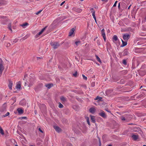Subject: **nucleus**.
<instances>
[{"label": "nucleus", "instance_id": "obj_1", "mask_svg": "<svg viewBox=\"0 0 146 146\" xmlns=\"http://www.w3.org/2000/svg\"><path fill=\"white\" fill-rule=\"evenodd\" d=\"M56 24H55V21H54L48 27L46 33H48L52 31V29L56 27Z\"/></svg>", "mask_w": 146, "mask_h": 146}, {"label": "nucleus", "instance_id": "obj_2", "mask_svg": "<svg viewBox=\"0 0 146 146\" xmlns=\"http://www.w3.org/2000/svg\"><path fill=\"white\" fill-rule=\"evenodd\" d=\"M3 64V61L1 58H0V76H1L2 72L4 69Z\"/></svg>", "mask_w": 146, "mask_h": 146}, {"label": "nucleus", "instance_id": "obj_3", "mask_svg": "<svg viewBox=\"0 0 146 146\" xmlns=\"http://www.w3.org/2000/svg\"><path fill=\"white\" fill-rule=\"evenodd\" d=\"M50 44L53 48L54 49L57 48L60 46L59 43L57 42H52L50 43Z\"/></svg>", "mask_w": 146, "mask_h": 146}, {"label": "nucleus", "instance_id": "obj_4", "mask_svg": "<svg viewBox=\"0 0 146 146\" xmlns=\"http://www.w3.org/2000/svg\"><path fill=\"white\" fill-rule=\"evenodd\" d=\"M130 35L128 33H125L123 35V38L125 40H127L130 38Z\"/></svg>", "mask_w": 146, "mask_h": 146}, {"label": "nucleus", "instance_id": "obj_5", "mask_svg": "<svg viewBox=\"0 0 146 146\" xmlns=\"http://www.w3.org/2000/svg\"><path fill=\"white\" fill-rule=\"evenodd\" d=\"M46 29V27H44L43 29H42L41 30L38 34H37L35 36V38H36L38 37L39 36L41 35L42 34V33H43V32Z\"/></svg>", "mask_w": 146, "mask_h": 146}, {"label": "nucleus", "instance_id": "obj_6", "mask_svg": "<svg viewBox=\"0 0 146 146\" xmlns=\"http://www.w3.org/2000/svg\"><path fill=\"white\" fill-rule=\"evenodd\" d=\"M99 114L100 116L104 118H106L107 117L106 115L105 114V112L103 111H102V112L100 113H99Z\"/></svg>", "mask_w": 146, "mask_h": 146}, {"label": "nucleus", "instance_id": "obj_7", "mask_svg": "<svg viewBox=\"0 0 146 146\" xmlns=\"http://www.w3.org/2000/svg\"><path fill=\"white\" fill-rule=\"evenodd\" d=\"M53 127L56 131L58 133L60 132L62 130L58 126H54Z\"/></svg>", "mask_w": 146, "mask_h": 146}, {"label": "nucleus", "instance_id": "obj_8", "mask_svg": "<svg viewBox=\"0 0 146 146\" xmlns=\"http://www.w3.org/2000/svg\"><path fill=\"white\" fill-rule=\"evenodd\" d=\"M101 33L103 37L104 40V41L105 42L106 39V35L104 32V29H103L101 31Z\"/></svg>", "mask_w": 146, "mask_h": 146}, {"label": "nucleus", "instance_id": "obj_9", "mask_svg": "<svg viewBox=\"0 0 146 146\" xmlns=\"http://www.w3.org/2000/svg\"><path fill=\"white\" fill-rule=\"evenodd\" d=\"M90 117L91 118V120L92 122L93 123H95L96 122V119L95 118V116H93L92 115H90Z\"/></svg>", "mask_w": 146, "mask_h": 146}, {"label": "nucleus", "instance_id": "obj_10", "mask_svg": "<svg viewBox=\"0 0 146 146\" xmlns=\"http://www.w3.org/2000/svg\"><path fill=\"white\" fill-rule=\"evenodd\" d=\"M131 116V115H128L125 116L126 121L131 119L132 118Z\"/></svg>", "mask_w": 146, "mask_h": 146}, {"label": "nucleus", "instance_id": "obj_11", "mask_svg": "<svg viewBox=\"0 0 146 146\" xmlns=\"http://www.w3.org/2000/svg\"><path fill=\"white\" fill-rule=\"evenodd\" d=\"M54 85L52 83L46 84V87H47V88L48 89L52 87Z\"/></svg>", "mask_w": 146, "mask_h": 146}, {"label": "nucleus", "instance_id": "obj_12", "mask_svg": "<svg viewBox=\"0 0 146 146\" xmlns=\"http://www.w3.org/2000/svg\"><path fill=\"white\" fill-rule=\"evenodd\" d=\"M121 40L122 42V44L121 45V47H123L126 46L127 44V41H124L122 39Z\"/></svg>", "mask_w": 146, "mask_h": 146}, {"label": "nucleus", "instance_id": "obj_13", "mask_svg": "<svg viewBox=\"0 0 146 146\" xmlns=\"http://www.w3.org/2000/svg\"><path fill=\"white\" fill-rule=\"evenodd\" d=\"M112 40L114 42H115L117 40H118V38L117 36L116 35H114L112 38Z\"/></svg>", "mask_w": 146, "mask_h": 146}, {"label": "nucleus", "instance_id": "obj_14", "mask_svg": "<svg viewBox=\"0 0 146 146\" xmlns=\"http://www.w3.org/2000/svg\"><path fill=\"white\" fill-rule=\"evenodd\" d=\"M17 111H18V113L19 114H23V110L21 108H18L17 110Z\"/></svg>", "mask_w": 146, "mask_h": 146}, {"label": "nucleus", "instance_id": "obj_15", "mask_svg": "<svg viewBox=\"0 0 146 146\" xmlns=\"http://www.w3.org/2000/svg\"><path fill=\"white\" fill-rule=\"evenodd\" d=\"M128 53L127 49V48L125 49L123 51V56H124L127 55L128 54Z\"/></svg>", "mask_w": 146, "mask_h": 146}, {"label": "nucleus", "instance_id": "obj_16", "mask_svg": "<svg viewBox=\"0 0 146 146\" xmlns=\"http://www.w3.org/2000/svg\"><path fill=\"white\" fill-rule=\"evenodd\" d=\"M33 82H30V83H29V81H28L27 82H25V86H27L29 87H30L33 85Z\"/></svg>", "mask_w": 146, "mask_h": 146}, {"label": "nucleus", "instance_id": "obj_17", "mask_svg": "<svg viewBox=\"0 0 146 146\" xmlns=\"http://www.w3.org/2000/svg\"><path fill=\"white\" fill-rule=\"evenodd\" d=\"M96 110L95 108H91L89 109V111L91 113L94 114Z\"/></svg>", "mask_w": 146, "mask_h": 146}, {"label": "nucleus", "instance_id": "obj_18", "mask_svg": "<svg viewBox=\"0 0 146 146\" xmlns=\"http://www.w3.org/2000/svg\"><path fill=\"white\" fill-rule=\"evenodd\" d=\"M92 10L91 12L92 13V15L93 16V18L94 19H96V16L95 15V11L94 10L93 8H92L91 9Z\"/></svg>", "mask_w": 146, "mask_h": 146}, {"label": "nucleus", "instance_id": "obj_19", "mask_svg": "<svg viewBox=\"0 0 146 146\" xmlns=\"http://www.w3.org/2000/svg\"><path fill=\"white\" fill-rule=\"evenodd\" d=\"M21 87V82L20 81H19L18 82V84H17L16 88L17 89H20Z\"/></svg>", "mask_w": 146, "mask_h": 146}, {"label": "nucleus", "instance_id": "obj_20", "mask_svg": "<svg viewBox=\"0 0 146 146\" xmlns=\"http://www.w3.org/2000/svg\"><path fill=\"white\" fill-rule=\"evenodd\" d=\"M74 28H72L70 30V31L69 32V36H71L72 34H73V33H74Z\"/></svg>", "mask_w": 146, "mask_h": 146}, {"label": "nucleus", "instance_id": "obj_21", "mask_svg": "<svg viewBox=\"0 0 146 146\" xmlns=\"http://www.w3.org/2000/svg\"><path fill=\"white\" fill-rule=\"evenodd\" d=\"M132 137L134 140H136L138 139V136L137 135H133L132 136Z\"/></svg>", "mask_w": 146, "mask_h": 146}, {"label": "nucleus", "instance_id": "obj_22", "mask_svg": "<svg viewBox=\"0 0 146 146\" xmlns=\"http://www.w3.org/2000/svg\"><path fill=\"white\" fill-rule=\"evenodd\" d=\"M26 104L25 100L24 99L22 100L21 101L20 103L19 104L21 105H24Z\"/></svg>", "mask_w": 146, "mask_h": 146}, {"label": "nucleus", "instance_id": "obj_23", "mask_svg": "<svg viewBox=\"0 0 146 146\" xmlns=\"http://www.w3.org/2000/svg\"><path fill=\"white\" fill-rule=\"evenodd\" d=\"M13 85V82L11 81H9V84L8 85V87H9L10 89L11 90L12 88V86Z\"/></svg>", "mask_w": 146, "mask_h": 146}, {"label": "nucleus", "instance_id": "obj_24", "mask_svg": "<svg viewBox=\"0 0 146 146\" xmlns=\"http://www.w3.org/2000/svg\"><path fill=\"white\" fill-rule=\"evenodd\" d=\"M29 25L28 23H23L22 24L20 25V26L23 27V28H25V27L27 26H28Z\"/></svg>", "mask_w": 146, "mask_h": 146}, {"label": "nucleus", "instance_id": "obj_25", "mask_svg": "<svg viewBox=\"0 0 146 146\" xmlns=\"http://www.w3.org/2000/svg\"><path fill=\"white\" fill-rule=\"evenodd\" d=\"M8 28L11 31V32H12V29H11V23H9L8 24Z\"/></svg>", "mask_w": 146, "mask_h": 146}, {"label": "nucleus", "instance_id": "obj_26", "mask_svg": "<svg viewBox=\"0 0 146 146\" xmlns=\"http://www.w3.org/2000/svg\"><path fill=\"white\" fill-rule=\"evenodd\" d=\"M60 99L63 102H65L67 101L66 98L63 96L61 97L60 98Z\"/></svg>", "mask_w": 146, "mask_h": 146}, {"label": "nucleus", "instance_id": "obj_27", "mask_svg": "<svg viewBox=\"0 0 146 146\" xmlns=\"http://www.w3.org/2000/svg\"><path fill=\"white\" fill-rule=\"evenodd\" d=\"M96 59L100 63H102V62L100 60V59L99 58V57L98 56V55H96Z\"/></svg>", "mask_w": 146, "mask_h": 146}, {"label": "nucleus", "instance_id": "obj_28", "mask_svg": "<svg viewBox=\"0 0 146 146\" xmlns=\"http://www.w3.org/2000/svg\"><path fill=\"white\" fill-rule=\"evenodd\" d=\"M121 5L122 6V7L124 9H126L127 7V6L126 5V4L124 3H121Z\"/></svg>", "mask_w": 146, "mask_h": 146}, {"label": "nucleus", "instance_id": "obj_29", "mask_svg": "<svg viewBox=\"0 0 146 146\" xmlns=\"http://www.w3.org/2000/svg\"><path fill=\"white\" fill-rule=\"evenodd\" d=\"M75 11L78 13H80L82 11V9L80 8L75 9Z\"/></svg>", "mask_w": 146, "mask_h": 146}, {"label": "nucleus", "instance_id": "obj_30", "mask_svg": "<svg viewBox=\"0 0 146 146\" xmlns=\"http://www.w3.org/2000/svg\"><path fill=\"white\" fill-rule=\"evenodd\" d=\"M0 19H5V21H8V20L7 19H6V17H4L3 16H0Z\"/></svg>", "mask_w": 146, "mask_h": 146}, {"label": "nucleus", "instance_id": "obj_31", "mask_svg": "<svg viewBox=\"0 0 146 146\" xmlns=\"http://www.w3.org/2000/svg\"><path fill=\"white\" fill-rule=\"evenodd\" d=\"M0 133L3 135L4 134V131L2 129V128L0 126Z\"/></svg>", "mask_w": 146, "mask_h": 146}, {"label": "nucleus", "instance_id": "obj_32", "mask_svg": "<svg viewBox=\"0 0 146 146\" xmlns=\"http://www.w3.org/2000/svg\"><path fill=\"white\" fill-rule=\"evenodd\" d=\"M18 40V39L17 38H15V39H14L13 42L12 44H13L16 42H17Z\"/></svg>", "mask_w": 146, "mask_h": 146}, {"label": "nucleus", "instance_id": "obj_33", "mask_svg": "<svg viewBox=\"0 0 146 146\" xmlns=\"http://www.w3.org/2000/svg\"><path fill=\"white\" fill-rule=\"evenodd\" d=\"M123 64L125 65H127V62L126 60L125 59H123L122 62Z\"/></svg>", "mask_w": 146, "mask_h": 146}, {"label": "nucleus", "instance_id": "obj_34", "mask_svg": "<svg viewBox=\"0 0 146 146\" xmlns=\"http://www.w3.org/2000/svg\"><path fill=\"white\" fill-rule=\"evenodd\" d=\"M86 120H87V122L88 123V125H90V121H89V118H88V117H86Z\"/></svg>", "mask_w": 146, "mask_h": 146}, {"label": "nucleus", "instance_id": "obj_35", "mask_svg": "<svg viewBox=\"0 0 146 146\" xmlns=\"http://www.w3.org/2000/svg\"><path fill=\"white\" fill-rule=\"evenodd\" d=\"M120 118L122 120L126 121L125 117H124L123 116H122Z\"/></svg>", "mask_w": 146, "mask_h": 146}, {"label": "nucleus", "instance_id": "obj_36", "mask_svg": "<svg viewBox=\"0 0 146 146\" xmlns=\"http://www.w3.org/2000/svg\"><path fill=\"white\" fill-rule=\"evenodd\" d=\"M102 97H99L98 96H97L96 98L95 99V100H98L99 99H100L98 100V101H100V100H101V99H102Z\"/></svg>", "mask_w": 146, "mask_h": 146}, {"label": "nucleus", "instance_id": "obj_37", "mask_svg": "<svg viewBox=\"0 0 146 146\" xmlns=\"http://www.w3.org/2000/svg\"><path fill=\"white\" fill-rule=\"evenodd\" d=\"M80 43L81 42L80 41H77L75 42V44L76 46H78Z\"/></svg>", "mask_w": 146, "mask_h": 146}, {"label": "nucleus", "instance_id": "obj_38", "mask_svg": "<svg viewBox=\"0 0 146 146\" xmlns=\"http://www.w3.org/2000/svg\"><path fill=\"white\" fill-rule=\"evenodd\" d=\"M29 83H30V82H33H33H34V80L33 78H30L29 80Z\"/></svg>", "mask_w": 146, "mask_h": 146}, {"label": "nucleus", "instance_id": "obj_39", "mask_svg": "<svg viewBox=\"0 0 146 146\" xmlns=\"http://www.w3.org/2000/svg\"><path fill=\"white\" fill-rule=\"evenodd\" d=\"M58 107L60 108H62L63 107V106L61 103H59V106H58Z\"/></svg>", "mask_w": 146, "mask_h": 146}, {"label": "nucleus", "instance_id": "obj_40", "mask_svg": "<svg viewBox=\"0 0 146 146\" xmlns=\"http://www.w3.org/2000/svg\"><path fill=\"white\" fill-rule=\"evenodd\" d=\"M73 76L74 77H77V72L76 71L73 74Z\"/></svg>", "mask_w": 146, "mask_h": 146}, {"label": "nucleus", "instance_id": "obj_41", "mask_svg": "<svg viewBox=\"0 0 146 146\" xmlns=\"http://www.w3.org/2000/svg\"><path fill=\"white\" fill-rule=\"evenodd\" d=\"M82 76L83 77V78L84 80H87V77L85 76V75L84 74H82Z\"/></svg>", "mask_w": 146, "mask_h": 146}, {"label": "nucleus", "instance_id": "obj_42", "mask_svg": "<svg viewBox=\"0 0 146 146\" xmlns=\"http://www.w3.org/2000/svg\"><path fill=\"white\" fill-rule=\"evenodd\" d=\"M91 86L92 87H94L95 86V82H93L91 83Z\"/></svg>", "mask_w": 146, "mask_h": 146}, {"label": "nucleus", "instance_id": "obj_43", "mask_svg": "<svg viewBox=\"0 0 146 146\" xmlns=\"http://www.w3.org/2000/svg\"><path fill=\"white\" fill-rule=\"evenodd\" d=\"M9 114V112H7L6 113L5 115H3L4 117H5L8 116Z\"/></svg>", "mask_w": 146, "mask_h": 146}, {"label": "nucleus", "instance_id": "obj_44", "mask_svg": "<svg viewBox=\"0 0 146 146\" xmlns=\"http://www.w3.org/2000/svg\"><path fill=\"white\" fill-rule=\"evenodd\" d=\"M29 37V36L28 35H26L24 37H23V40H25L28 37Z\"/></svg>", "mask_w": 146, "mask_h": 146}, {"label": "nucleus", "instance_id": "obj_45", "mask_svg": "<svg viewBox=\"0 0 146 146\" xmlns=\"http://www.w3.org/2000/svg\"><path fill=\"white\" fill-rule=\"evenodd\" d=\"M119 83L121 84L124 83V80H121L120 81Z\"/></svg>", "mask_w": 146, "mask_h": 146}, {"label": "nucleus", "instance_id": "obj_46", "mask_svg": "<svg viewBox=\"0 0 146 146\" xmlns=\"http://www.w3.org/2000/svg\"><path fill=\"white\" fill-rule=\"evenodd\" d=\"M42 10H41L39 11L38 12L36 13V15H38L42 11Z\"/></svg>", "mask_w": 146, "mask_h": 146}, {"label": "nucleus", "instance_id": "obj_47", "mask_svg": "<svg viewBox=\"0 0 146 146\" xmlns=\"http://www.w3.org/2000/svg\"><path fill=\"white\" fill-rule=\"evenodd\" d=\"M99 146H101V143L100 141V139L99 138Z\"/></svg>", "mask_w": 146, "mask_h": 146}, {"label": "nucleus", "instance_id": "obj_48", "mask_svg": "<svg viewBox=\"0 0 146 146\" xmlns=\"http://www.w3.org/2000/svg\"><path fill=\"white\" fill-rule=\"evenodd\" d=\"M117 1H115L114 4L113 5V7H116V4L117 3Z\"/></svg>", "mask_w": 146, "mask_h": 146}, {"label": "nucleus", "instance_id": "obj_49", "mask_svg": "<svg viewBox=\"0 0 146 146\" xmlns=\"http://www.w3.org/2000/svg\"><path fill=\"white\" fill-rule=\"evenodd\" d=\"M36 58L37 60H42V57H37Z\"/></svg>", "mask_w": 146, "mask_h": 146}, {"label": "nucleus", "instance_id": "obj_50", "mask_svg": "<svg viewBox=\"0 0 146 146\" xmlns=\"http://www.w3.org/2000/svg\"><path fill=\"white\" fill-rule=\"evenodd\" d=\"M38 130L41 133H43V132L42 130L40 129V128H38Z\"/></svg>", "mask_w": 146, "mask_h": 146}, {"label": "nucleus", "instance_id": "obj_51", "mask_svg": "<svg viewBox=\"0 0 146 146\" xmlns=\"http://www.w3.org/2000/svg\"><path fill=\"white\" fill-rule=\"evenodd\" d=\"M105 110L107 112L111 113V111H110L108 108L106 109Z\"/></svg>", "mask_w": 146, "mask_h": 146}, {"label": "nucleus", "instance_id": "obj_52", "mask_svg": "<svg viewBox=\"0 0 146 146\" xmlns=\"http://www.w3.org/2000/svg\"><path fill=\"white\" fill-rule=\"evenodd\" d=\"M11 45V44L9 43H8L7 44V47H9Z\"/></svg>", "mask_w": 146, "mask_h": 146}, {"label": "nucleus", "instance_id": "obj_53", "mask_svg": "<svg viewBox=\"0 0 146 146\" xmlns=\"http://www.w3.org/2000/svg\"><path fill=\"white\" fill-rule=\"evenodd\" d=\"M21 119H27L26 117H21Z\"/></svg>", "mask_w": 146, "mask_h": 146}, {"label": "nucleus", "instance_id": "obj_54", "mask_svg": "<svg viewBox=\"0 0 146 146\" xmlns=\"http://www.w3.org/2000/svg\"><path fill=\"white\" fill-rule=\"evenodd\" d=\"M97 43L98 45H100V42L98 40H97Z\"/></svg>", "mask_w": 146, "mask_h": 146}, {"label": "nucleus", "instance_id": "obj_55", "mask_svg": "<svg viewBox=\"0 0 146 146\" xmlns=\"http://www.w3.org/2000/svg\"><path fill=\"white\" fill-rule=\"evenodd\" d=\"M3 3L2 2V1L1 0H0V6L2 5Z\"/></svg>", "mask_w": 146, "mask_h": 146}, {"label": "nucleus", "instance_id": "obj_56", "mask_svg": "<svg viewBox=\"0 0 146 146\" xmlns=\"http://www.w3.org/2000/svg\"><path fill=\"white\" fill-rule=\"evenodd\" d=\"M65 2V1H64L63 2H62L61 4H60V5L61 6H62V5Z\"/></svg>", "mask_w": 146, "mask_h": 146}, {"label": "nucleus", "instance_id": "obj_57", "mask_svg": "<svg viewBox=\"0 0 146 146\" xmlns=\"http://www.w3.org/2000/svg\"><path fill=\"white\" fill-rule=\"evenodd\" d=\"M120 3H119L118 5V8L119 9H120Z\"/></svg>", "mask_w": 146, "mask_h": 146}, {"label": "nucleus", "instance_id": "obj_58", "mask_svg": "<svg viewBox=\"0 0 146 146\" xmlns=\"http://www.w3.org/2000/svg\"><path fill=\"white\" fill-rule=\"evenodd\" d=\"M2 23L3 24H6V23H5V22H3V21H2Z\"/></svg>", "mask_w": 146, "mask_h": 146}, {"label": "nucleus", "instance_id": "obj_59", "mask_svg": "<svg viewBox=\"0 0 146 146\" xmlns=\"http://www.w3.org/2000/svg\"><path fill=\"white\" fill-rule=\"evenodd\" d=\"M131 5H130L129 6V7H128V9H130V7H131Z\"/></svg>", "mask_w": 146, "mask_h": 146}, {"label": "nucleus", "instance_id": "obj_60", "mask_svg": "<svg viewBox=\"0 0 146 146\" xmlns=\"http://www.w3.org/2000/svg\"><path fill=\"white\" fill-rule=\"evenodd\" d=\"M27 77V75H25L24 76V78H25L26 77Z\"/></svg>", "mask_w": 146, "mask_h": 146}, {"label": "nucleus", "instance_id": "obj_61", "mask_svg": "<svg viewBox=\"0 0 146 146\" xmlns=\"http://www.w3.org/2000/svg\"><path fill=\"white\" fill-rule=\"evenodd\" d=\"M94 19V20H95V22L96 23H97V21H96V19Z\"/></svg>", "mask_w": 146, "mask_h": 146}, {"label": "nucleus", "instance_id": "obj_62", "mask_svg": "<svg viewBox=\"0 0 146 146\" xmlns=\"http://www.w3.org/2000/svg\"><path fill=\"white\" fill-rule=\"evenodd\" d=\"M96 64H97V65H98V66H99V65H100L99 64V63H98L96 62Z\"/></svg>", "mask_w": 146, "mask_h": 146}, {"label": "nucleus", "instance_id": "obj_63", "mask_svg": "<svg viewBox=\"0 0 146 146\" xmlns=\"http://www.w3.org/2000/svg\"><path fill=\"white\" fill-rule=\"evenodd\" d=\"M108 146H112V145L111 144L109 145H108Z\"/></svg>", "mask_w": 146, "mask_h": 146}, {"label": "nucleus", "instance_id": "obj_64", "mask_svg": "<svg viewBox=\"0 0 146 146\" xmlns=\"http://www.w3.org/2000/svg\"><path fill=\"white\" fill-rule=\"evenodd\" d=\"M145 82L146 83V78L145 80Z\"/></svg>", "mask_w": 146, "mask_h": 146}]
</instances>
